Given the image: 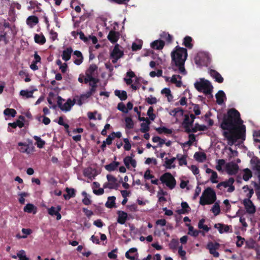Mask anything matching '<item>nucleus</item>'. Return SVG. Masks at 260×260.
<instances>
[{
    "label": "nucleus",
    "instance_id": "1",
    "mask_svg": "<svg viewBox=\"0 0 260 260\" xmlns=\"http://www.w3.org/2000/svg\"><path fill=\"white\" fill-rule=\"evenodd\" d=\"M240 113L235 109H230L224 116L220 127L224 130L223 135L228 140V144L232 146L238 139L245 140L246 127L241 124Z\"/></svg>",
    "mask_w": 260,
    "mask_h": 260
},
{
    "label": "nucleus",
    "instance_id": "2",
    "mask_svg": "<svg viewBox=\"0 0 260 260\" xmlns=\"http://www.w3.org/2000/svg\"><path fill=\"white\" fill-rule=\"evenodd\" d=\"M171 56L172 63L178 68L179 73L185 75L184 63L188 56L187 49L177 46L172 51Z\"/></svg>",
    "mask_w": 260,
    "mask_h": 260
},
{
    "label": "nucleus",
    "instance_id": "3",
    "mask_svg": "<svg viewBox=\"0 0 260 260\" xmlns=\"http://www.w3.org/2000/svg\"><path fill=\"white\" fill-rule=\"evenodd\" d=\"M216 200V193L211 187H208L200 197V204L202 205L213 204Z\"/></svg>",
    "mask_w": 260,
    "mask_h": 260
},
{
    "label": "nucleus",
    "instance_id": "4",
    "mask_svg": "<svg viewBox=\"0 0 260 260\" xmlns=\"http://www.w3.org/2000/svg\"><path fill=\"white\" fill-rule=\"evenodd\" d=\"M65 102V100L63 99L61 96H58L57 97V105L60 109L64 112H68L71 110L72 107L76 103L75 98L72 100L71 99H68L67 101Z\"/></svg>",
    "mask_w": 260,
    "mask_h": 260
},
{
    "label": "nucleus",
    "instance_id": "5",
    "mask_svg": "<svg viewBox=\"0 0 260 260\" xmlns=\"http://www.w3.org/2000/svg\"><path fill=\"white\" fill-rule=\"evenodd\" d=\"M159 180L170 189H173L176 186V180L170 173H164L160 177Z\"/></svg>",
    "mask_w": 260,
    "mask_h": 260
},
{
    "label": "nucleus",
    "instance_id": "6",
    "mask_svg": "<svg viewBox=\"0 0 260 260\" xmlns=\"http://www.w3.org/2000/svg\"><path fill=\"white\" fill-rule=\"evenodd\" d=\"M194 86L196 89L205 95L211 94L213 87L211 82H194Z\"/></svg>",
    "mask_w": 260,
    "mask_h": 260
},
{
    "label": "nucleus",
    "instance_id": "7",
    "mask_svg": "<svg viewBox=\"0 0 260 260\" xmlns=\"http://www.w3.org/2000/svg\"><path fill=\"white\" fill-rule=\"evenodd\" d=\"M98 73V67L95 64L90 65L85 72L84 81H99V80L96 78V75Z\"/></svg>",
    "mask_w": 260,
    "mask_h": 260
},
{
    "label": "nucleus",
    "instance_id": "8",
    "mask_svg": "<svg viewBox=\"0 0 260 260\" xmlns=\"http://www.w3.org/2000/svg\"><path fill=\"white\" fill-rule=\"evenodd\" d=\"M89 85L91 86V88L86 93L81 94L80 96H76V103L79 106H81L85 100L89 98L96 90L97 86L96 83L98 82H89Z\"/></svg>",
    "mask_w": 260,
    "mask_h": 260
},
{
    "label": "nucleus",
    "instance_id": "9",
    "mask_svg": "<svg viewBox=\"0 0 260 260\" xmlns=\"http://www.w3.org/2000/svg\"><path fill=\"white\" fill-rule=\"evenodd\" d=\"M234 181V179L231 177L227 180L219 183L217 185L216 187L220 190H222V188L228 187L227 191L228 192H232L235 190V187L233 185Z\"/></svg>",
    "mask_w": 260,
    "mask_h": 260
},
{
    "label": "nucleus",
    "instance_id": "10",
    "mask_svg": "<svg viewBox=\"0 0 260 260\" xmlns=\"http://www.w3.org/2000/svg\"><path fill=\"white\" fill-rule=\"evenodd\" d=\"M108 182H105L103 185V187L109 189H117L118 186L117 179L112 175L108 174L106 176Z\"/></svg>",
    "mask_w": 260,
    "mask_h": 260
},
{
    "label": "nucleus",
    "instance_id": "11",
    "mask_svg": "<svg viewBox=\"0 0 260 260\" xmlns=\"http://www.w3.org/2000/svg\"><path fill=\"white\" fill-rule=\"evenodd\" d=\"M252 169L257 175L259 182H260V159L256 157H253L250 160Z\"/></svg>",
    "mask_w": 260,
    "mask_h": 260
},
{
    "label": "nucleus",
    "instance_id": "12",
    "mask_svg": "<svg viewBox=\"0 0 260 260\" xmlns=\"http://www.w3.org/2000/svg\"><path fill=\"white\" fill-rule=\"evenodd\" d=\"M225 169L226 171L229 175H233L238 173L239 166L236 163L232 161L226 164Z\"/></svg>",
    "mask_w": 260,
    "mask_h": 260
},
{
    "label": "nucleus",
    "instance_id": "13",
    "mask_svg": "<svg viewBox=\"0 0 260 260\" xmlns=\"http://www.w3.org/2000/svg\"><path fill=\"white\" fill-rule=\"evenodd\" d=\"M220 244L218 243L210 242L207 245V248L209 249L210 253L215 257H218L219 253L217 250L219 248Z\"/></svg>",
    "mask_w": 260,
    "mask_h": 260
},
{
    "label": "nucleus",
    "instance_id": "14",
    "mask_svg": "<svg viewBox=\"0 0 260 260\" xmlns=\"http://www.w3.org/2000/svg\"><path fill=\"white\" fill-rule=\"evenodd\" d=\"M243 204L246 212L249 214H253L255 212V207L249 199L243 200Z\"/></svg>",
    "mask_w": 260,
    "mask_h": 260
},
{
    "label": "nucleus",
    "instance_id": "15",
    "mask_svg": "<svg viewBox=\"0 0 260 260\" xmlns=\"http://www.w3.org/2000/svg\"><path fill=\"white\" fill-rule=\"evenodd\" d=\"M61 209V206L59 205H58L56 207L52 206L48 209V213L52 216H56V219L59 220L61 218V215L59 213Z\"/></svg>",
    "mask_w": 260,
    "mask_h": 260
},
{
    "label": "nucleus",
    "instance_id": "16",
    "mask_svg": "<svg viewBox=\"0 0 260 260\" xmlns=\"http://www.w3.org/2000/svg\"><path fill=\"white\" fill-rule=\"evenodd\" d=\"M18 145L20 147L19 150L22 153L30 154L34 150V147L31 143L30 146L26 143L23 142H19Z\"/></svg>",
    "mask_w": 260,
    "mask_h": 260
},
{
    "label": "nucleus",
    "instance_id": "17",
    "mask_svg": "<svg viewBox=\"0 0 260 260\" xmlns=\"http://www.w3.org/2000/svg\"><path fill=\"white\" fill-rule=\"evenodd\" d=\"M195 116L193 114L190 115H185L184 119L182 122V126L184 129L188 127H190L192 125Z\"/></svg>",
    "mask_w": 260,
    "mask_h": 260
},
{
    "label": "nucleus",
    "instance_id": "18",
    "mask_svg": "<svg viewBox=\"0 0 260 260\" xmlns=\"http://www.w3.org/2000/svg\"><path fill=\"white\" fill-rule=\"evenodd\" d=\"M133 157H134V155L131 154V156H127L123 159V162L127 169H129L130 165L133 168L136 167L137 162L135 159H133Z\"/></svg>",
    "mask_w": 260,
    "mask_h": 260
},
{
    "label": "nucleus",
    "instance_id": "19",
    "mask_svg": "<svg viewBox=\"0 0 260 260\" xmlns=\"http://www.w3.org/2000/svg\"><path fill=\"white\" fill-rule=\"evenodd\" d=\"M119 46L117 44L115 45L110 54V57H116L117 59H119L123 55V52L119 49Z\"/></svg>",
    "mask_w": 260,
    "mask_h": 260
},
{
    "label": "nucleus",
    "instance_id": "20",
    "mask_svg": "<svg viewBox=\"0 0 260 260\" xmlns=\"http://www.w3.org/2000/svg\"><path fill=\"white\" fill-rule=\"evenodd\" d=\"M36 90H37L36 88H34L32 87H31L30 89H27L21 90L20 92V95L24 99L32 98L33 96V93L34 91Z\"/></svg>",
    "mask_w": 260,
    "mask_h": 260
},
{
    "label": "nucleus",
    "instance_id": "21",
    "mask_svg": "<svg viewBox=\"0 0 260 260\" xmlns=\"http://www.w3.org/2000/svg\"><path fill=\"white\" fill-rule=\"evenodd\" d=\"M107 38L112 43H115L117 42L119 38V33L114 30H110Z\"/></svg>",
    "mask_w": 260,
    "mask_h": 260
},
{
    "label": "nucleus",
    "instance_id": "22",
    "mask_svg": "<svg viewBox=\"0 0 260 260\" xmlns=\"http://www.w3.org/2000/svg\"><path fill=\"white\" fill-rule=\"evenodd\" d=\"M117 214V222L121 224H124L127 218V213L122 211H118Z\"/></svg>",
    "mask_w": 260,
    "mask_h": 260
},
{
    "label": "nucleus",
    "instance_id": "23",
    "mask_svg": "<svg viewBox=\"0 0 260 260\" xmlns=\"http://www.w3.org/2000/svg\"><path fill=\"white\" fill-rule=\"evenodd\" d=\"M165 159V161L163 166L166 169H170L172 168H175L176 167L175 165L174 164V162L176 160V157H173L170 159L166 157Z\"/></svg>",
    "mask_w": 260,
    "mask_h": 260
},
{
    "label": "nucleus",
    "instance_id": "24",
    "mask_svg": "<svg viewBox=\"0 0 260 260\" xmlns=\"http://www.w3.org/2000/svg\"><path fill=\"white\" fill-rule=\"evenodd\" d=\"M165 46V42L162 40H155L151 44V47L154 49L161 50Z\"/></svg>",
    "mask_w": 260,
    "mask_h": 260
},
{
    "label": "nucleus",
    "instance_id": "25",
    "mask_svg": "<svg viewBox=\"0 0 260 260\" xmlns=\"http://www.w3.org/2000/svg\"><path fill=\"white\" fill-rule=\"evenodd\" d=\"M73 50L71 47H68L62 52V58L66 61L70 59Z\"/></svg>",
    "mask_w": 260,
    "mask_h": 260
},
{
    "label": "nucleus",
    "instance_id": "26",
    "mask_svg": "<svg viewBox=\"0 0 260 260\" xmlns=\"http://www.w3.org/2000/svg\"><path fill=\"white\" fill-rule=\"evenodd\" d=\"M66 191L67 192V194H63V197L65 200H69L71 198L75 197L76 190L75 189L67 187L66 188Z\"/></svg>",
    "mask_w": 260,
    "mask_h": 260
},
{
    "label": "nucleus",
    "instance_id": "27",
    "mask_svg": "<svg viewBox=\"0 0 260 260\" xmlns=\"http://www.w3.org/2000/svg\"><path fill=\"white\" fill-rule=\"evenodd\" d=\"M215 98L217 103L218 105H222L224 103V99L225 98V94L223 91L219 90L216 94Z\"/></svg>",
    "mask_w": 260,
    "mask_h": 260
},
{
    "label": "nucleus",
    "instance_id": "28",
    "mask_svg": "<svg viewBox=\"0 0 260 260\" xmlns=\"http://www.w3.org/2000/svg\"><path fill=\"white\" fill-rule=\"evenodd\" d=\"M193 157L199 162H203L207 158L206 154L204 152H196Z\"/></svg>",
    "mask_w": 260,
    "mask_h": 260
},
{
    "label": "nucleus",
    "instance_id": "29",
    "mask_svg": "<svg viewBox=\"0 0 260 260\" xmlns=\"http://www.w3.org/2000/svg\"><path fill=\"white\" fill-rule=\"evenodd\" d=\"M119 165L120 163L118 161H113L111 163L106 165L105 168L106 170L112 172L115 171Z\"/></svg>",
    "mask_w": 260,
    "mask_h": 260
},
{
    "label": "nucleus",
    "instance_id": "30",
    "mask_svg": "<svg viewBox=\"0 0 260 260\" xmlns=\"http://www.w3.org/2000/svg\"><path fill=\"white\" fill-rule=\"evenodd\" d=\"M34 40L36 43L40 45H43L46 42L45 37L42 34L40 35L35 34L34 36Z\"/></svg>",
    "mask_w": 260,
    "mask_h": 260
},
{
    "label": "nucleus",
    "instance_id": "31",
    "mask_svg": "<svg viewBox=\"0 0 260 260\" xmlns=\"http://www.w3.org/2000/svg\"><path fill=\"white\" fill-rule=\"evenodd\" d=\"M192 42V38L187 36L184 37L182 44L188 49H192L193 46Z\"/></svg>",
    "mask_w": 260,
    "mask_h": 260
},
{
    "label": "nucleus",
    "instance_id": "32",
    "mask_svg": "<svg viewBox=\"0 0 260 260\" xmlns=\"http://www.w3.org/2000/svg\"><path fill=\"white\" fill-rule=\"evenodd\" d=\"M210 75L213 79H215V81H223V78L221 75L214 70H210L209 71Z\"/></svg>",
    "mask_w": 260,
    "mask_h": 260
},
{
    "label": "nucleus",
    "instance_id": "33",
    "mask_svg": "<svg viewBox=\"0 0 260 260\" xmlns=\"http://www.w3.org/2000/svg\"><path fill=\"white\" fill-rule=\"evenodd\" d=\"M74 55L76 56L78 58L74 60V62L77 65H80L83 62V57L82 53L78 50L74 52Z\"/></svg>",
    "mask_w": 260,
    "mask_h": 260
},
{
    "label": "nucleus",
    "instance_id": "34",
    "mask_svg": "<svg viewBox=\"0 0 260 260\" xmlns=\"http://www.w3.org/2000/svg\"><path fill=\"white\" fill-rule=\"evenodd\" d=\"M114 94L121 101H124L127 98V93L125 90H120L116 89L114 91Z\"/></svg>",
    "mask_w": 260,
    "mask_h": 260
},
{
    "label": "nucleus",
    "instance_id": "35",
    "mask_svg": "<svg viewBox=\"0 0 260 260\" xmlns=\"http://www.w3.org/2000/svg\"><path fill=\"white\" fill-rule=\"evenodd\" d=\"M39 22L38 18L34 15L29 16L26 20L27 25L32 26L33 24H36Z\"/></svg>",
    "mask_w": 260,
    "mask_h": 260
},
{
    "label": "nucleus",
    "instance_id": "36",
    "mask_svg": "<svg viewBox=\"0 0 260 260\" xmlns=\"http://www.w3.org/2000/svg\"><path fill=\"white\" fill-rule=\"evenodd\" d=\"M186 226L188 227V234L193 237H197L199 236L200 231L195 230L193 227L189 224H186Z\"/></svg>",
    "mask_w": 260,
    "mask_h": 260
},
{
    "label": "nucleus",
    "instance_id": "37",
    "mask_svg": "<svg viewBox=\"0 0 260 260\" xmlns=\"http://www.w3.org/2000/svg\"><path fill=\"white\" fill-rule=\"evenodd\" d=\"M33 138L36 141V145H37V147L39 148H42L43 147H44L46 143L45 141H44L40 137L37 136H34L33 137Z\"/></svg>",
    "mask_w": 260,
    "mask_h": 260
},
{
    "label": "nucleus",
    "instance_id": "38",
    "mask_svg": "<svg viewBox=\"0 0 260 260\" xmlns=\"http://www.w3.org/2000/svg\"><path fill=\"white\" fill-rule=\"evenodd\" d=\"M116 198L114 196L109 197L108 201L106 203L105 206L109 208H112L115 206Z\"/></svg>",
    "mask_w": 260,
    "mask_h": 260
},
{
    "label": "nucleus",
    "instance_id": "39",
    "mask_svg": "<svg viewBox=\"0 0 260 260\" xmlns=\"http://www.w3.org/2000/svg\"><path fill=\"white\" fill-rule=\"evenodd\" d=\"M150 122L149 119H147L146 122H143L141 124L140 131L142 133H146L149 130V124Z\"/></svg>",
    "mask_w": 260,
    "mask_h": 260
},
{
    "label": "nucleus",
    "instance_id": "40",
    "mask_svg": "<svg viewBox=\"0 0 260 260\" xmlns=\"http://www.w3.org/2000/svg\"><path fill=\"white\" fill-rule=\"evenodd\" d=\"M160 36L161 39L165 40L167 43H172L173 37L169 33L164 31L160 34Z\"/></svg>",
    "mask_w": 260,
    "mask_h": 260
},
{
    "label": "nucleus",
    "instance_id": "41",
    "mask_svg": "<svg viewBox=\"0 0 260 260\" xmlns=\"http://www.w3.org/2000/svg\"><path fill=\"white\" fill-rule=\"evenodd\" d=\"M82 194L84 196V198L82 200L83 204L85 205H90L91 204V200L90 199V197L85 191H82Z\"/></svg>",
    "mask_w": 260,
    "mask_h": 260
},
{
    "label": "nucleus",
    "instance_id": "42",
    "mask_svg": "<svg viewBox=\"0 0 260 260\" xmlns=\"http://www.w3.org/2000/svg\"><path fill=\"white\" fill-rule=\"evenodd\" d=\"M252 177L251 171L248 168L243 170V179L245 181H248Z\"/></svg>",
    "mask_w": 260,
    "mask_h": 260
},
{
    "label": "nucleus",
    "instance_id": "43",
    "mask_svg": "<svg viewBox=\"0 0 260 260\" xmlns=\"http://www.w3.org/2000/svg\"><path fill=\"white\" fill-rule=\"evenodd\" d=\"M161 93L164 94L167 97L168 101L170 102L173 99V96L171 93V90L169 88H165L161 91Z\"/></svg>",
    "mask_w": 260,
    "mask_h": 260
},
{
    "label": "nucleus",
    "instance_id": "44",
    "mask_svg": "<svg viewBox=\"0 0 260 260\" xmlns=\"http://www.w3.org/2000/svg\"><path fill=\"white\" fill-rule=\"evenodd\" d=\"M179 245V242L178 240L173 239L169 244V248L173 250L174 251L177 249V248L178 246Z\"/></svg>",
    "mask_w": 260,
    "mask_h": 260
},
{
    "label": "nucleus",
    "instance_id": "45",
    "mask_svg": "<svg viewBox=\"0 0 260 260\" xmlns=\"http://www.w3.org/2000/svg\"><path fill=\"white\" fill-rule=\"evenodd\" d=\"M125 128L127 129H132L134 127V122L132 119V118L129 117H126L125 118Z\"/></svg>",
    "mask_w": 260,
    "mask_h": 260
},
{
    "label": "nucleus",
    "instance_id": "46",
    "mask_svg": "<svg viewBox=\"0 0 260 260\" xmlns=\"http://www.w3.org/2000/svg\"><path fill=\"white\" fill-rule=\"evenodd\" d=\"M4 114L5 115L14 117L16 116L17 112L14 109L7 108L4 110Z\"/></svg>",
    "mask_w": 260,
    "mask_h": 260
},
{
    "label": "nucleus",
    "instance_id": "47",
    "mask_svg": "<svg viewBox=\"0 0 260 260\" xmlns=\"http://www.w3.org/2000/svg\"><path fill=\"white\" fill-rule=\"evenodd\" d=\"M205 222V220L204 219H201L198 223V228L200 229H203L205 232H208L210 230V228L204 224Z\"/></svg>",
    "mask_w": 260,
    "mask_h": 260
},
{
    "label": "nucleus",
    "instance_id": "48",
    "mask_svg": "<svg viewBox=\"0 0 260 260\" xmlns=\"http://www.w3.org/2000/svg\"><path fill=\"white\" fill-rule=\"evenodd\" d=\"M156 130L159 134L165 133L167 134H171L172 133V129L164 126L157 127Z\"/></svg>",
    "mask_w": 260,
    "mask_h": 260
},
{
    "label": "nucleus",
    "instance_id": "49",
    "mask_svg": "<svg viewBox=\"0 0 260 260\" xmlns=\"http://www.w3.org/2000/svg\"><path fill=\"white\" fill-rule=\"evenodd\" d=\"M135 77V73L132 71H129L126 73V77L124 78V81H133L132 79Z\"/></svg>",
    "mask_w": 260,
    "mask_h": 260
},
{
    "label": "nucleus",
    "instance_id": "50",
    "mask_svg": "<svg viewBox=\"0 0 260 260\" xmlns=\"http://www.w3.org/2000/svg\"><path fill=\"white\" fill-rule=\"evenodd\" d=\"M178 254L181 257L182 260H186V251L183 250L182 245H180L178 247Z\"/></svg>",
    "mask_w": 260,
    "mask_h": 260
},
{
    "label": "nucleus",
    "instance_id": "51",
    "mask_svg": "<svg viewBox=\"0 0 260 260\" xmlns=\"http://www.w3.org/2000/svg\"><path fill=\"white\" fill-rule=\"evenodd\" d=\"M35 208V206L30 203L27 204L24 207L23 210L25 212L31 213L33 212L34 209Z\"/></svg>",
    "mask_w": 260,
    "mask_h": 260
},
{
    "label": "nucleus",
    "instance_id": "52",
    "mask_svg": "<svg viewBox=\"0 0 260 260\" xmlns=\"http://www.w3.org/2000/svg\"><path fill=\"white\" fill-rule=\"evenodd\" d=\"M166 194V192L164 191L162 189H161L159 191L157 192V196L158 197V201L159 202H166L167 200L164 196Z\"/></svg>",
    "mask_w": 260,
    "mask_h": 260
},
{
    "label": "nucleus",
    "instance_id": "53",
    "mask_svg": "<svg viewBox=\"0 0 260 260\" xmlns=\"http://www.w3.org/2000/svg\"><path fill=\"white\" fill-rule=\"evenodd\" d=\"M153 108L152 107H150L147 111V115L149 116L150 119L152 121H153L155 118V115L153 113Z\"/></svg>",
    "mask_w": 260,
    "mask_h": 260
},
{
    "label": "nucleus",
    "instance_id": "54",
    "mask_svg": "<svg viewBox=\"0 0 260 260\" xmlns=\"http://www.w3.org/2000/svg\"><path fill=\"white\" fill-rule=\"evenodd\" d=\"M212 211L215 215H218L220 212V209L219 205L216 203L212 208Z\"/></svg>",
    "mask_w": 260,
    "mask_h": 260
},
{
    "label": "nucleus",
    "instance_id": "55",
    "mask_svg": "<svg viewBox=\"0 0 260 260\" xmlns=\"http://www.w3.org/2000/svg\"><path fill=\"white\" fill-rule=\"evenodd\" d=\"M24 119L25 118L23 116H20L19 119L15 121L17 126H18L20 128L23 127L24 125Z\"/></svg>",
    "mask_w": 260,
    "mask_h": 260
},
{
    "label": "nucleus",
    "instance_id": "56",
    "mask_svg": "<svg viewBox=\"0 0 260 260\" xmlns=\"http://www.w3.org/2000/svg\"><path fill=\"white\" fill-rule=\"evenodd\" d=\"M118 249L115 248L113 249L111 251L108 253V256L109 258L111 259H116L117 257V255L115 253L117 252Z\"/></svg>",
    "mask_w": 260,
    "mask_h": 260
},
{
    "label": "nucleus",
    "instance_id": "57",
    "mask_svg": "<svg viewBox=\"0 0 260 260\" xmlns=\"http://www.w3.org/2000/svg\"><path fill=\"white\" fill-rule=\"evenodd\" d=\"M117 109L124 113H127L128 112V110L126 109L125 105L122 102L118 104Z\"/></svg>",
    "mask_w": 260,
    "mask_h": 260
},
{
    "label": "nucleus",
    "instance_id": "58",
    "mask_svg": "<svg viewBox=\"0 0 260 260\" xmlns=\"http://www.w3.org/2000/svg\"><path fill=\"white\" fill-rule=\"evenodd\" d=\"M146 101L148 104L153 105L156 104L157 100L156 98L152 96V95H150L146 99Z\"/></svg>",
    "mask_w": 260,
    "mask_h": 260
},
{
    "label": "nucleus",
    "instance_id": "59",
    "mask_svg": "<svg viewBox=\"0 0 260 260\" xmlns=\"http://www.w3.org/2000/svg\"><path fill=\"white\" fill-rule=\"evenodd\" d=\"M236 245L238 247H241L244 244L245 239L240 236H237Z\"/></svg>",
    "mask_w": 260,
    "mask_h": 260
},
{
    "label": "nucleus",
    "instance_id": "60",
    "mask_svg": "<svg viewBox=\"0 0 260 260\" xmlns=\"http://www.w3.org/2000/svg\"><path fill=\"white\" fill-rule=\"evenodd\" d=\"M29 5L27 7V9L28 10H31L32 9H35L36 7H37V9H39V7L38 6V3L37 1H30L29 2Z\"/></svg>",
    "mask_w": 260,
    "mask_h": 260
},
{
    "label": "nucleus",
    "instance_id": "61",
    "mask_svg": "<svg viewBox=\"0 0 260 260\" xmlns=\"http://www.w3.org/2000/svg\"><path fill=\"white\" fill-rule=\"evenodd\" d=\"M17 256L20 258V259H23V260H28V258L26 257L25 252L23 250L19 251L17 254Z\"/></svg>",
    "mask_w": 260,
    "mask_h": 260
},
{
    "label": "nucleus",
    "instance_id": "62",
    "mask_svg": "<svg viewBox=\"0 0 260 260\" xmlns=\"http://www.w3.org/2000/svg\"><path fill=\"white\" fill-rule=\"evenodd\" d=\"M225 164V160L224 159H218L217 160V165L216 166V169L218 171H220L222 170V166H223Z\"/></svg>",
    "mask_w": 260,
    "mask_h": 260
},
{
    "label": "nucleus",
    "instance_id": "63",
    "mask_svg": "<svg viewBox=\"0 0 260 260\" xmlns=\"http://www.w3.org/2000/svg\"><path fill=\"white\" fill-rule=\"evenodd\" d=\"M217 178H218L217 173L215 171H214L213 172H212V173L211 174L210 180L212 183H216L218 182V181L217 180Z\"/></svg>",
    "mask_w": 260,
    "mask_h": 260
},
{
    "label": "nucleus",
    "instance_id": "64",
    "mask_svg": "<svg viewBox=\"0 0 260 260\" xmlns=\"http://www.w3.org/2000/svg\"><path fill=\"white\" fill-rule=\"evenodd\" d=\"M144 177L145 180H149L154 178V176L151 174V171L149 169H148L145 172Z\"/></svg>",
    "mask_w": 260,
    "mask_h": 260
}]
</instances>
